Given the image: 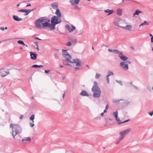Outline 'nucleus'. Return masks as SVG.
<instances>
[{
    "label": "nucleus",
    "instance_id": "obj_13",
    "mask_svg": "<svg viewBox=\"0 0 153 153\" xmlns=\"http://www.w3.org/2000/svg\"><path fill=\"white\" fill-rule=\"evenodd\" d=\"M81 0H71L69 2L72 5L74 4H78Z\"/></svg>",
    "mask_w": 153,
    "mask_h": 153
},
{
    "label": "nucleus",
    "instance_id": "obj_26",
    "mask_svg": "<svg viewBox=\"0 0 153 153\" xmlns=\"http://www.w3.org/2000/svg\"><path fill=\"white\" fill-rule=\"evenodd\" d=\"M121 59L123 61H125L127 60L128 58L123 55Z\"/></svg>",
    "mask_w": 153,
    "mask_h": 153
},
{
    "label": "nucleus",
    "instance_id": "obj_36",
    "mask_svg": "<svg viewBox=\"0 0 153 153\" xmlns=\"http://www.w3.org/2000/svg\"><path fill=\"white\" fill-rule=\"evenodd\" d=\"M116 120L118 122H120V118L118 117H115Z\"/></svg>",
    "mask_w": 153,
    "mask_h": 153
},
{
    "label": "nucleus",
    "instance_id": "obj_22",
    "mask_svg": "<svg viewBox=\"0 0 153 153\" xmlns=\"http://www.w3.org/2000/svg\"><path fill=\"white\" fill-rule=\"evenodd\" d=\"M34 119H35V115L34 114L32 115L30 117V119L31 120H32V122L33 123H34V121L33 120Z\"/></svg>",
    "mask_w": 153,
    "mask_h": 153
},
{
    "label": "nucleus",
    "instance_id": "obj_30",
    "mask_svg": "<svg viewBox=\"0 0 153 153\" xmlns=\"http://www.w3.org/2000/svg\"><path fill=\"white\" fill-rule=\"evenodd\" d=\"M100 74H97L95 76V78L96 79H98L100 76Z\"/></svg>",
    "mask_w": 153,
    "mask_h": 153
},
{
    "label": "nucleus",
    "instance_id": "obj_49",
    "mask_svg": "<svg viewBox=\"0 0 153 153\" xmlns=\"http://www.w3.org/2000/svg\"><path fill=\"white\" fill-rule=\"evenodd\" d=\"M104 115V113L102 112L101 113V116H103Z\"/></svg>",
    "mask_w": 153,
    "mask_h": 153
},
{
    "label": "nucleus",
    "instance_id": "obj_35",
    "mask_svg": "<svg viewBox=\"0 0 153 153\" xmlns=\"http://www.w3.org/2000/svg\"><path fill=\"white\" fill-rule=\"evenodd\" d=\"M30 126L31 127H33L34 126V124H33V123H30Z\"/></svg>",
    "mask_w": 153,
    "mask_h": 153
},
{
    "label": "nucleus",
    "instance_id": "obj_1",
    "mask_svg": "<svg viewBox=\"0 0 153 153\" xmlns=\"http://www.w3.org/2000/svg\"><path fill=\"white\" fill-rule=\"evenodd\" d=\"M67 51L62 50V54L66 59L62 60L63 63L66 65L74 68L76 70H79L81 66V62L78 59H75L72 60V58L70 55L66 52Z\"/></svg>",
    "mask_w": 153,
    "mask_h": 153
},
{
    "label": "nucleus",
    "instance_id": "obj_56",
    "mask_svg": "<svg viewBox=\"0 0 153 153\" xmlns=\"http://www.w3.org/2000/svg\"><path fill=\"white\" fill-rule=\"evenodd\" d=\"M127 62L129 63V64H131V62H128V61Z\"/></svg>",
    "mask_w": 153,
    "mask_h": 153
},
{
    "label": "nucleus",
    "instance_id": "obj_21",
    "mask_svg": "<svg viewBox=\"0 0 153 153\" xmlns=\"http://www.w3.org/2000/svg\"><path fill=\"white\" fill-rule=\"evenodd\" d=\"M117 12L118 15L121 16L122 15V10L120 9L117 10Z\"/></svg>",
    "mask_w": 153,
    "mask_h": 153
},
{
    "label": "nucleus",
    "instance_id": "obj_58",
    "mask_svg": "<svg viewBox=\"0 0 153 153\" xmlns=\"http://www.w3.org/2000/svg\"><path fill=\"white\" fill-rule=\"evenodd\" d=\"M92 49L94 50V47H92Z\"/></svg>",
    "mask_w": 153,
    "mask_h": 153
},
{
    "label": "nucleus",
    "instance_id": "obj_40",
    "mask_svg": "<svg viewBox=\"0 0 153 153\" xmlns=\"http://www.w3.org/2000/svg\"><path fill=\"white\" fill-rule=\"evenodd\" d=\"M149 114L151 116H152L153 114V111L152 112H150L149 113Z\"/></svg>",
    "mask_w": 153,
    "mask_h": 153
},
{
    "label": "nucleus",
    "instance_id": "obj_19",
    "mask_svg": "<svg viewBox=\"0 0 153 153\" xmlns=\"http://www.w3.org/2000/svg\"><path fill=\"white\" fill-rule=\"evenodd\" d=\"M142 13V12L140 10L137 9L135 10V12L133 14V16H134L136 15H138L140 13Z\"/></svg>",
    "mask_w": 153,
    "mask_h": 153
},
{
    "label": "nucleus",
    "instance_id": "obj_28",
    "mask_svg": "<svg viewBox=\"0 0 153 153\" xmlns=\"http://www.w3.org/2000/svg\"><path fill=\"white\" fill-rule=\"evenodd\" d=\"M113 114L115 118L117 117H118V113L117 111L114 112Z\"/></svg>",
    "mask_w": 153,
    "mask_h": 153
},
{
    "label": "nucleus",
    "instance_id": "obj_34",
    "mask_svg": "<svg viewBox=\"0 0 153 153\" xmlns=\"http://www.w3.org/2000/svg\"><path fill=\"white\" fill-rule=\"evenodd\" d=\"M116 21H118V19H115V21H114V24L116 25V26H118V25H119V24L117 23L116 22Z\"/></svg>",
    "mask_w": 153,
    "mask_h": 153
},
{
    "label": "nucleus",
    "instance_id": "obj_18",
    "mask_svg": "<svg viewBox=\"0 0 153 153\" xmlns=\"http://www.w3.org/2000/svg\"><path fill=\"white\" fill-rule=\"evenodd\" d=\"M13 18L14 20L16 21H21L22 20V19L19 18L17 16H13Z\"/></svg>",
    "mask_w": 153,
    "mask_h": 153
},
{
    "label": "nucleus",
    "instance_id": "obj_3",
    "mask_svg": "<svg viewBox=\"0 0 153 153\" xmlns=\"http://www.w3.org/2000/svg\"><path fill=\"white\" fill-rule=\"evenodd\" d=\"M10 127L11 128L12 131L11 133L14 138H15V136L17 134L20 133L21 132L20 127L17 124H11L10 125Z\"/></svg>",
    "mask_w": 153,
    "mask_h": 153
},
{
    "label": "nucleus",
    "instance_id": "obj_27",
    "mask_svg": "<svg viewBox=\"0 0 153 153\" xmlns=\"http://www.w3.org/2000/svg\"><path fill=\"white\" fill-rule=\"evenodd\" d=\"M17 42L19 44H22L24 46L25 45V44L22 41L19 40Z\"/></svg>",
    "mask_w": 153,
    "mask_h": 153
},
{
    "label": "nucleus",
    "instance_id": "obj_12",
    "mask_svg": "<svg viewBox=\"0 0 153 153\" xmlns=\"http://www.w3.org/2000/svg\"><path fill=\"white\" fill-rule=\"evenodd\" d=\"M119 26L123 29L128 31H130L132 28V27L131 25H127L126 26H123L122 25H119Z\"/></svg>",
    "mask_w": 153,
    "mask_h": 153
},
{
    "label": "nucleus",
    "instance_id": "obj_11",
    "mask_svg": "<svg viewBox=\"0 0 153 153\" xmlns=\"http://www.w3.org/2000/svg\"><path fill=\"white\" fill-rule=\"evenodd\" d=\"M120 65L124 70H127L128 68V65L127 64H125V62H121L120 63Z\"/></svg>",
    "mask_w": 153,
    "mask_h": 153
},
{
    "label": "nucleus",
    "instance_id": "obj_25",
    "mask_svg": "<svg viewBox=\"0 0 153 153\" xmlns=\"http://www.w3.org/2000/svg\"><path fill=\"white\" fill-rule=\"evenodd\" d=\"M43 67V65H32V68H37V67H39V68H41L42 67Z\"/></svg>",
    "mask_w": 153,
    "mask_h": 153
},
{
    "label": "nucleus",
    "instance_id": "obj_55",
    "mask_svg": "<svg viewBox=\"0 0 153 153\" xmlns=\"http://www.w3.org/2000/svg\"><path fill=\"white\" fill-rule=\"evenodd\" d=\"M20 5V4H18L17 5V7H19Z\"/></svg>",
    "mask_w": 153,
    "mask_h": 153
},
{
    "label": "nucleus",
    "instance_id": "obj_31",
    "mask_svg": "<svg viewBox=\"0 0 153 153\" xmlns=\"http://www.w3.org/2000/svg\"><path fill=\"white\" fill-rule=\"evenodd\" d=\"M123 56V55L121 53H119V56L120 58L121 59L122 57Z\"/></svg>",
    "mask_w": 153,
    "mask_h": 153
},
{
    "label": "nucleus",
    "instance_id": "obj_51",
    "mask_svg": "<svg viewBox=\"0 0 153 153\" xmlns=\"http://www.w3.org/2000/svg\"><path fill=\"white\" fill-rule=\"evenodd\" d=\"M149 35H150V37H152V36H152V34H149Z\"/></svg>",
    "mask_w": 153,
    "mask_h": 153
},
{
    "label": "nucleus",
    "instance_id": "obj_61",
    "mask_svg": "<svg viewBox=\"0 0 153 153\" xmlns=\"http://www.w3.org/2000/svg\"><path fill=\"white\" fill-rule=\"evenodd\" d=\"M20 49H22V48H20Z\"/></svg>",
    "mask_w": 153,
    "mask_h": 153
},
{
    "label": "nucleus",
    "instance_id": "obj_29",
    "mask_svg": "<svg viewBox=\"0 0 153 153\" xmlns=\"http://www.w3.org/2000/svg\"><path fill=\"white\" fill-rule=\"evenodd\" d=\"M130 120V119H128V120H126L123 122H120V123H118V124H122V123H126L127 122H128Z\"/></svg>",
    "mask_w": 153,
    "mask_h": 153
},
{
    "label": "nucleus",
    "instance_id": "obj_37",
    "mask_svg": "<svg viewBox=\"0 0 153 153\" xmlns=\"http://www.w3.org/2000/svg\"><path fill=\"white\" fill-rule=\"evenodd\" d=\"M45 73H49V72H50V70H45Z\"/></svg>",
    "mask_w": 153,
    "mask_h": 153
},
{
    "label": "nucleus",
    "instance_id": "obj_44",
    "mask_svg": "<svg viewBox=\"0 0 153 153\" xmlns=\"http://www.w3.org/2000/svg\"><path fill=\"white\" fill-rule=\"evenodd\" d=\"M34 44L36 45V46H38V43L37 42H35Z\"/></svg>",
    "mask_w": 153,
    "mask_h": 153
},
{
    "label": "nucleus",
    "instance_id": "obj_54",
    "mask_svg": "<svg viewBox=\"0 0 153 153\" xmlns=\"http://www.w3.org/2000/svg\"><path fill=\"white\" fill-rule=\"evenodd\" d=\"M7 27H6L5 28H4V29L7 30Z\"/></svg>",
    "mask_w": 153,
    "mask_h": 153
},
{
    "label": "nucleus",
    "instance_id": "obj_14",
    "mask_svg": "<svg viewBox=\"0 0 153 153\" xmlns=\"http://www.w3.org/2000/svg\"><path fill=\"white\" fill-rule=\"evenodd\" d=\"M30 55L32 59L35 60L36 59L37 55L34 53L30 52Z\"/></svg>",
    "mask_w": 153,
    "mask_h": 153
},
{
    "label": "nucleus",
    "instance_id": "obj_52",
    "mask_svg": "<svg viewBox=\"0 0 153 153\" xmlns=\"http://www.w3.org/2000/svg\"><path fill=\"white\" fill-rule=\"evenodd\" d=\"M106 109H105V110H104V112L105 113L106 112Z\"/></svg>",
    "mask_w": 153,
    "mask_h": 153
},
{
    "label": "nucleus",
    "instance_id": "obj_32",
    "mask_svg": "<svg viewBox=\"0 0 153 153\" xmlns=\"http://www.w3.org/2000/svg\"><path fill=\"white\" fill-rule=\"evenodd\" d=\"M113 52L116 53H119V52L117 50H113Z\"/></svg>",
    "mask_w": 153,
    "mask_h": 153
},
{
    "label": "nucleus",
    "instance_id": "obj_59",
    "mask_svg": "<svg viewBox=\"0 0 153 153\" xmlns=\"http://www.w3.org/2000/svg\"><path fill=\"white\" fill-rule=\"evenodd\" d=\"M152 51H153V47L152 48Z\"/></svg>",
    "mask_w": 153,
    "mask_h": 153
},
{
    "label": "nucleus",
    "instance_id": "obj_48",
    "mask_svg": "<svg viewBox=\"0 0 153 153\" xmlns=\"http://www.w3.org/2000/svg\"><path fill=\"white\" fill-rule=\"evenodd\" d=\"M120 139H119V141H118L116 143V144H118L120 142Z\"/></svg>",
    "mask_w": 153,
    "mask_h": 153
},
{
    "label": "nucleus",
    "instance_id": "obj_57",
    "mask_svg": "<svg viewBox=\"0 0 153 153\" xmlns=\"http://www.w3.org/2000/svg\"><path fill=\"white\" fill-rule=\"evenodd\" d=\"M86 66L87 67H88L89 68V66H88V65H86Z\"/></svg>",
    "mask_w": 153,
    "mask_h": 153
},
{
    "label": "nucleus",
    "instance_id": "obj_24",
    "mask_svg": "<svg viewBox=\"0 0 153 153\" xmlns=\"http://www.w3.org/2000/svg\"><path fill=\"white\" fill-rule=\"evenodd\" d=\"M148 23L146 21H144V23H142L139 26V27H140L142 26H143L144 25H148Z\"/></svg>",
    "mask_w": 153,
    "mask_h": 153
},
{
    "label": "nucleus",
    "instance_id": "obj_33",
    "mask_svg": "<svg viewBox=\"0 0 153 153\" xmlns=\"http://www.w3.org/2000/svg\"><path fill=\"white\" fill-rule=\"evenodd\" d=\"M66 45L67 46H71V43L70 42H68L66 43Z\"/></svg>",
    "mask_w": 153,
    "mask_h": 153
},
{
    "label": "nucleus",
    "instance_id": "obj_4",
    "mask_svg": "<svg viewBox=\"0 0 153 153\" xmlns=\"http://www.w3.org/2000/svg\"><path fill=\"white\" fill-rule=\"evenodd\" d=\"M94 85L92 88V91L94 93V97L95 98H98L100 96L101 91L97 82H94Z\"/></svg>",
    "mask_w": 153,
    "mask_h": 153
},
{
    "label": "nucleus",
    "instance_id": "obj_41",
    "mask_svg": "<svg viewBox=\"0 0 153 153\" xmlns=\"http://www.w3.org/2000/svg\"><path fill=\"white\" fill-rule=\"evenodd\" d=\"M151 42H153V36H152L151 38Z\"/></svg>",
    "mask_w": 153,
    "mask_h": 153
},
{
    "label": "nucleus",
    "instance_id": "obj_46",
    "mask_svg": "<svg viewBox=\"0 0 153 153\" xmlns=\"http://www.w3.org/2000/svg\"><path fill=\"white\" fill-rule=\"evenodd\" d=\"M31 4H28L26 6V7H28V6H31Z\"/></svg>",
    "mask_w": 153,
    "mask_h": 153
},
{
    "label": "nucleus",
    "instance_id": "obj_50",
    "mask_svg": "<svg viewBox=\"0 0 153 153\" xmlns=\"http://www.w3.org/2000/svg\"><path fill=\"white\" fill-rule=\"evenodd\" d=\"M35 39H37L41 40V39H39V38H38V37H36L35 38Z\"/></svg>",
    "mask_w": 153,
    "mask_h": 153
},
{
    "label": "nucleus",
    "instance_id": "obj_16",
    "mask_svg": "<svg viewBox=\"0 0 153 153\" xmlns=\"http://www.w3.org/2000/svg\"><path fill=\"white\" fill-rule=\"evenodd\" d=\"M55 14L57 16V17L61 18V13L59 9H57L55 12Z\"/></svg>",
    "mask_w": 153,
    "mask_h": 153
},
{
    "label": "nucleus",
    "instance_id": "obj_23",
    "mask_svg": "<svg viewBox=\"0 0 153 153\" xmlns=\"http://www.w3.org/2000/svg\"><path fill=\"white\" fill-rule=\"evenodd\" d=\"M113 73L112 72H111L109 73L107 75V81L108 83H109V80L108 77L111 75H113Z\"/></svg>",
    "mask_w": 153,
    "mask_h": 153
},
{
    "label": "nucleus",
    "instance_id": "obj_43",
    "mask_svg": "<svg viewBox=\"0 0 153 153\" xmlns=\"http://www.w3.org/2000/svg\"><path fill=\"white\" fill-rule=\"evenodd\" d=\"M0 29L2 30H4V27H1Z\"/></svg>",
    "mask_w": 153,
    "mask_h": 153
},
{
    "label": "nucleus",
    "instance_id": "obj_15",
    "mask_svg": "<svg viewBox=\"0 0 153 153\" xmlns=\"http://www.w3.org/2000/svg\"><path fill=\"white\" fill-rule=\"evenodd\" d=\"M104 11L106 13H108V16L113 13H114V11L113 10H110L109 9H107L106 10H104Z\"/></svg>",
    "mask_w": 153,
    "mask_h": 153
},
{
    "label": "nucleus",
    "instance_id": "obj_45",
    "mask_svg": "<svg viewBox=\"0 0 153 153\" xmlns=\"http://www.w3.org/2000/svg\"><path fill=\"white\" fill-rule=\"evenodd\" d=\"M35 48H36L37 49L38 51H39V49L38 48V46H36V47H35Z\"/></svg>",
    "mask_w": 153,
    "mask_h": 153
},
{
    "label": "nucleus",
    "instance_id": "obj_38",
    "mask_svg": "<svg viewBox=\"0 0 153 153\" xmlns=\"http://www.w3.org/2000/svg\"><path fill=\"white\" fill-rule=\"evenodd\" d=\"M108 51L110 52H113V50H112V49H108Z\"/></svg>",
    "mask_w": 153,
    "mask_h": 153
},
{
    "label": "nucleus",
    "instance_id": "obj_2",
    "mask_svg": "<svg viewBox=\"0 0 153 153\" xmlns=\"http://www.w3.org/2000/svg\"><path fill=\"white\" fill-rule=\"evenodd\" d=\"M35 27L41 29L48 27L51 28V24L50 23V19L46 17H43L37 19L35 22Z\"/></svg>",
    "mask_w": 153,
    "mask_h": 153
},
{
    "label": "nucleus",
    "instance_id": "obj_17",
    "mask_svg": "<svg viewBox=\"0 0 153 153\" xmlns=\"http://www.w3.org/2000/svg\"><path fill=\"white\" fill-rule=\"evenodd\" d=\"M53 9L56 10L58 8V4L56 3H53L51 5Z\"/></svg>",
    "mask_w": 153,
    "mask_h": 153
},
{
    "label": "nucleus",
    "instance_id": "obj_5",
    "mask_svg": "<svg viewBox=\"0 0 153 153\" xmlns=\"http://www.w3.org/2000/svg\"><path fill=\"white\" fill-rule=\"evenodd\" d=\"M61 22L60 18L57 17L56 16H54L51 19V23L52 25L51 27V30H53L55 29V25Z\"/></svg>",
    "mask_w": 153,
    "mask_h": 153
},
{
    "label": "nucleus",
    "instance_id": "obj_10",
    "mask_svg": "<svg viewBox=\"0 0 153 153\" xmlns=\"http://www.w3.org/2000/svg\"><path fill=\"white\" fill-rule=\"evenodd\" d=\"M33 11V10H25L22 9L19 10V12L25 13V16L27 15Z\"/></svg>",
    "mask_w": 153,
    "mask_h": 153
},
{
    "label": "nucleus",
    "instance_id": "obj_9",
    "mask_svg": "<svg viewBox=\"0 0 153 153\" xmlns=\"http://www.w3.org/2000/svg\"><path fill=\"white\" fill-rule=\"evenodd\" d=\"M66 28L70 32H72L75 29V27H74L72 26H71L69 25H66Z\"/></svg>",
    "mask_w": 153,
    "mask_h": 153
},
{
    "label": "nucleus",
    "instance_id": "obj_62",
    "mask_svg": "<svg viewBox=\"0 0 153 153\" xmlns=\"http://www.w3.org/2000/svg\"><path fill=\"white\" fill-rule=\"evenodd\" d=\"M152 89H153V88H152Z\"/></svg>",
    "mask_w": 153,
    "mask_h": 153
},
{
    "label": "nucleus",
    "instance_id": "obj_7",
    "mask_svg": "<svg viewBox=\"0 0 153 153\" xmlns=\"http://www.w3.org/2000/svg\"><path fill=\"white\" fill-rule=\"evenodd\" d=\"M9 72L6 69L2 68L0 70V75L3 77L7 75Z\"/></svg>",
    "mask_w": 153,
    "mask_h": 153
},
{
    "label": "nucleus",
    "instance_id": "obj_47",
    "mask_svg": "<svg viewBox=\"0 0 153 153\" xmlns=\"http://www.w3.org/2000/svg\"><path fill=\"white\" fill-rule=\"evenodd\" d=\"M65 96V93H64V94H63L62 95V97L63 98H64Z\"/></svg>",
    "mask_w": 153,
    "mask_h": 153
},
{
    "label": "nucleus",
    "instance_id": "obj_6",
    "mask_svg": "<svg viewBox=\"0 0 153 153\" xmlns=\"http://www.w3.org/2000/svg\"><path fill=\"white\" fill-rule=\"evenodd\" d=\"M131 131V128H128L120 132L119 134L121 135L120 138V141L122 140L125 137V135L129 133Z\"/></svg>",
    "mask_w": 153,
    "mask_h": 153
},
{
    "label": "nucleus",
    "instance_id": "obj_8",
    "mask_svg": "<svg viewBox=\"0 0 153 153\" xmlns=\"http://www.w3.org/2000/svg\"><path fill=\"white\" fill-rule=\"evenodd\" d=\"M31 140V139L30 137H25L23 138L22 140L23 143L25 144L30 143Z\"/></svg>",
    "mask_w": 153,
    "mask_h": 153
},
{
    "label": "nucleus",
    "instance_id": "obj_60",
    "mask_svg": "<svg viewBox=\"0 0 153 153\" xmlns=\"http://www.w3.org/2000/svg\"><path fill=\"white\" fill-rule=\"evenodd\" d=\"M87 0L89 1H90L91 0Z\"/></svg>",
    "mask_w": 153,
    "mask_h": 153
},
{
    "label": "nucleus",
    "instance_id": "obj_53",
    "mask_svg": "<svg viewBox=\"0 0 153 153\" xmlns=\"http://www.w3.org/2000/svg\"><path fill=\"white\" fill-rule=\"evenodd\" d=\"M119 83L121 85H122V82L121 81H119Z\"/></svg>",
    "mask_w": 153,
    "mask_h": 153
},
{
    "label": "nucleus",
    "instance_id": "obj_20",
    "mask_svg": "<svg viewBox=\"0 0 153 153\" xmlns=\"http://www.w3.org/2000/svg\"><path fill=\"white\" fill-rule=\"evenodd\" d=\"M80 95L82 96H88V95L87 93L84 91H82L81 92L80 94Z\"/></svg>",
    "mask_w": 153,
    "mask_h": 153
},
{
    "label": "nucleus",
    "instance_id": "obj_42",
    "mask_svg": "<svg viewBox=\"0 0 153 153\" xmlns=\"http://www.w3.org/2000/svg\"><path fill=\"white\" fill-rule=\"evenodd\" d=\"M108 105L107 104L105 107V109H107L108 108Z\"/></svg>",
    "mask_w": 153,
    "mask_h": 153
},
{
    "label": "nucleus",
    "instance_id": "obj_39",
    "mask_svg": "<svg viewBox=\"0 0 153 153\" xmlns=\"http://www.w3.org/2000/svg\"><path fill=\"white\" fill-rule=\"evenodd\" d=\"M23 115H22L20 116L19 118L20 119H22L23 118Z\"/></svg>",
    "mask_w": 153,
    "mask_h": 153
}]
</instances>
